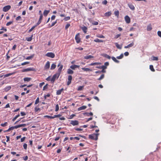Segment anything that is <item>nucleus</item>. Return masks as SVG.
Here are the masks:
<instances>
[{
  "label": "nucleus",
  "instance_id": "obj_1",
  "mask_svg": "<svg viewBox=\"0 0 161 161\" xmlns=\"http://www.w3.org/2000/svg\"><path fill=\"white\" fill-rule=\"evenodd\" d=\"M98 134H94L90 135L89 136V137L90 139L97 140L98 139Z\"/></svg>",
  "mask_w": 161,
  "mask_h": 161
},
{
  "label": "nucleus",
  "instance_id": "obj_2",
  "mask_svg": "<svg viewBox=\"0 0 161 161\" xmlns=\"http://www.w3.org/2000/svg\"><path fill=\"white\" fill-rule=\"evenodd\" d=\"M36 69L33 68H29L27 69H23L22 70V72H27L29 71H36Z\"/></svg>",
  "mask_w": 161,
  "mask_h": 161
},
{
  "label": "nucleus",
  "instance_id": "obj_3",
  "mask_svg": "<svg viewBox=\"0 0 161 161\" xmlns=\"http://www.w3.org/2000/svg\"><path fill=\"white\" fill-rule=\"evenodd\" d=\"M75 39L77 43H79L80 42V33H77L75 36Z\"/></svg>",
  "mask_w": 161,
  "mask_h": 161
},
{
  "label": "nucleus",
  "instance_id": "obj_4",
  "mask_svg": "<svg viewBox=\"0 0 161 161\" xmlns=\"http://www.w3.org/2000/svg\"><path fill=\"white\" fill-rule=\"evenodd\" d=\"M45 56L49 58H53L55 56L54 54L52 52H49L46 54Z\"/></svg>",
  "mask_w": 161,
  "mask_h": 161
},
{
  "label": "nucleus",
  "instance_id": "obj_5",
  "mask_svg": "<svg viewBox=\"0 0 161 161\" xmlns=\"http://www.w3.org/2000/svg\"><path fill=\"white\" fill-rule=\"evenodd\" d=\"M59 74H57V73L54 74L52 77L51 79V81L53 82L56 78H58L59 77L60 75Z\"/></svg>",
  "mask_w": 161,
  "mask_h": 161
},
{
  "label": "nucleus",
  "instance_id": "obj_6",
  "mask_svg": "<svg viewBox=\"0 0 161 161\" xmlns=\"http://www.w3.org/2000/svg\"><path fill=\"white\" fill-rule=\"evenodd\" d=\"M11 8V6L10 5H7L3 7V10L4 12H7Z\"/></svg>",
  "mask_w": 161,
  "mask_h": 161
},
{
  "label": "nucleus",
  "instance_id": "obj_7",
  "mask_svg": "<svg viewBox=\"0 0 161 161\" xmlns=\"http://www.w3.org/2000/svg\"><path fill=\"white\" fill-rule=\"evenodd\" d=\"M70 123L73 125L75 126L79 124V122L77 120H71Z\"/></svg>",
  "mask_w": 161,
  "mask_h": 161
},
{
  "label": "nucleus",
  "instance_id": "obj_8",
  "mask_svg": "<svg viewBox=\"0 0 161 161\" xmlns=\"http://www.w3.org/2000/svg\"><path fill=\"white\" fill-rule=\"evenodd\" d=\"M68 81H67V85L68 86V85H69L71 83V80H72V76L71 75H69L68 76Z\"/></svg>",
  "mask_w": 161,
  "mask_h": 161
},
{
  "label": "nucleus",
  "instance_id": "obj_9",
  "mask_svg": "<svg viewBox=\"0 0 161 161\" xmlns=\"http://www.w3.org/2000/svg\"><path fill=\"white\" fill-rule=\"evenodd\" d=\"M125 19L127 23L129 24L130 23V19L128 16L126 15L125 17Z\"/></svg>",
  "mask_w": 161,
  "mask_h": 161
},
{
  "label": "nucleus",
  "instance_id": "obj_10",
  "mask_svg": "<svg viewBox=\"0 0 161 161\" xmlns=\"http://www.w3.org/2000/svg\"><path fill=\"white\" fill-rule=\"evenodd\" d=\"M50 62L49 61H48L46 63L44 66V69H49L50 68Z\"/></svg>",
  "mask_w": 161,
  "mask_h": 161
},
{
  "label": "nucleus",
  "instance_id": "obj_11",
  "mask_svg": "<svg viewBox=\"0 0 161 161\" xmlns=\"http://www.w3.org/2000/svg\"><path fill=\"white\" fill-rule=\"evenodd\" d=\"M26 126V124H20L19 125H15L14 126V129H17L18 128L21 127H25Z\"/></svg>",
  "mask_w": 161,
  "mask_h": 161
},
{
  "label": "nucleus",
  "instance_id": "obj_12",
  "mask_svg": "<svg viewBox=\"0 0 161 161\" xmlns=\"http://www.w3.org/2000/svg\"><path fill=\"white\" fill-rule=\"evenodd\" d=\"M63 68V65H61L60 66L59 68L58 69V73H57V74H59V75H60L61 71L62 69Z\"/></svg>",
  "mask_w": 161,
  "mask_h": 161
},
{
  "label": "nucleus",
  "instance_id": "obj_13",
  "mask_svg": "<svg viewBox=\"0 0 161 161\" xmlns=\"http://www.w3.org/2000/svg\"><path fill=\"white\" fill-rule=\"evenodd\" d=\"M101 64V63L99 62L92 63L89 64V66H93L95 65H98Z\"/></svg>",
  "mask_w": 161,
  "mask_h": 161
},
{
  "label": "nucleus",
  "instance_id": "obj_14",
  "mask_svg": "<svg viewBox=\"0 0 161 161\" xmlns=\"http://www.w3.org/2000/svg\"><path fill=\"white\" fill-rule=\"evenodd\" d=\"M94 56L91 55L86 56L84 57V58L85 59H89L90 58H94Z\"/></svg>",
  "mask_w": 161,
  "mask_h": 161
},
{
  "label": "nucleus",
  "instance_id": "obj_15",
  "mask_svg": "<svg viewBox=\"0 0 161 161\" xmlns=\"http://www.w3.org/2000/svg\"><path fill=\"white\" fill-rule=\"evenodd\" d=\"M79 67L80 66L79 65H72L70 66V68L73 69H75L76 68H79Z\"/></svg>",
  "mask_w": 161,
  "mask_h": 161
},
{
  "label": "nucleus",
  "instance_id": "obj_16",
  "mask_svg": "<svg viewBox=\"0 0 161 161\" xmlns=\"http://www.w3.org/2000/svg\"><path fill=\"white\" fill-rule=\"evenodd\" d=\"M87 108V107L86 106H81L78 108V111H80L82 110H84L86 109Z\"/></svg>",
  "mask_w": 161,
  "mask_h": 161
},
{
  "label": "nucleus",
  "instance_id": "obj_17",
  "mask_svg": "<svg viewBox=\"0 0 161 161\" xmlns=\"http://www.w3.org/2000/svg\"><path fill=\"white\" fill-rule=\"evenodd\" d=\"M152 29V25L151 24H149L147 25V31H151Z\"/></svg>",
  "mask_w": 161,
  "mask_h": 161
},
{
  "label": "nucleus",
  "instance_id": "obj_18",
  "mask_svg": "<svg viewBox=\"0 0 161 161\" xmlns=\"http://www.w3.org/2000/svg\"><path fill=\"white\" fill-rule=\"evenodd\" d=\"M96 68L97 69H105L107 68V67L104 65H103L101 66H96Z\"/></svg>",
  "mask_w": 161,
  "mask_h": 161
},
{
  "label": "nucleus",
  "instance_id": "obj_19",
  "mask_svg": "<svg viewBox=\"0 0 161 161\" xmlns=\"http://www.w3.org/2000/svg\"><path fill=\"white\" fill-rule=\"evenodd\" d=\"M134 44V42H132V43L128 45L127 46H125L124 48H129L130 47H132L133 46Z\"/></svg>",
  "mask_w": 161,
  "mask_h": 161
},
{
  "label": "nucleus",
  "instance_id": "obj_20",
  "mask_svg": "<svg viewBox=\"0 0 161 161\" xmlns=\"http://www.w3.org/2000/svg\"><path fill=\"white\" fill-rule=\"evenodd\" d=\"M128 6L132 10H134L135 9V7L132 4H128Z\"/></svg>",
  "mask_w": 161,
  "mask_h": 161
},
{
  "label": "nucleus",
  "instance_id": "obj_21",
  "mask_svg": "<svg viewBox=\"0 0 161 161\" xmlns=\"http://www.w3.org/2000/svg\"><path fill=\"white\" fill-rule=\"evenodd\" d=\"M64 90V89L63 88L60 90H58L56 92V94L57 95H59L61 94L62 92Z\"/></svg>",
  "mask_w": 161,
  "mask_h": 161
},
{
  "label": "nucleus",
  "instance_id": "obj_22",
  "mask_svg": "<svg viewBox=\"0 0 161 161\" xmlns=\"http://www.w3.org/2000/svg\"><path fill=\"white\" fill-rule=\"evenodd\" d=\"M33 35H32L31 36L28 37H26V40L28 42H31L32 40Z\"/></svg>",
  "mask_w": 161,
  "mask_h": 161
},
{
  "label": "nucleus",
  "instance_id": "obj_23",
  "mask_svg": "<svg viewBox=\"0 0 161 161\" xmlns=\"http://www.w3.org/2000/svg\"><path fill=\"white\" fill-rule=\"evenodd\" d=\"M82 69L84 71H92V70L88 68H82Z\"/></svg>",
  "mask_w": 161,
  "mask_h": 161
},
{
  "label": "nucleus",
  "instance_id": "obj_24",
  "mask_svg": "<svg viewBox=\"0 0 161 161\" xmlns=\"http://www.w3.org/2000/svg\"><path fill=\"white\" fill-rule=\"evenodd\" d=\"M31 80V78L29 77H25L24 79V80L25 82H29Z\"/></svg>",
  "mask_w": 161,
  "mask_h": 161
},
{
  "label": "nucleus",
  "instance_id": "obj_25",
  "mask_svg": "<svg viewBox=\"0 0 161 161\" xmlns=\"http://www.w3.org/2000/svg\"><path fill=\"white\" fill-rule=\"evenodd\" d=\"M67 72L69 74H72L74 73L73 71L70 69H68Z\"/></svg>",
  "mask_w": 161,
  "mask_h": 161
},
{
  "label": "nucleus",
  "instance_id": "obj_26",
  "mask_svg": "<svg viewBox=\"0 0 161 161\" xmlns=\"http://www.w3.org/2000/svg\"><path fill=\"white\" fill-rule=\"evenodd\" d=\"M50 11L49 10H45L43 12V15L44 16H47L49 13Z\"/></svg>",
  "mask_w": 161,
  "mask_h": 161
},
{
  "label": "nucleus",
  "instance_id": "obj_27",
  "mask_svg": "<svg viewBox=\"0 0 161 161\" xmlns=\"http://www.w3.org/2000/svg\"><path fill=\"white\" fill-rule=\"evenodd\" d=\"M112 14L111 11H109L106 12L105 14V16H106L109 17Z\"/></svg>",
  "mask_w": 161,
  "mask_h": 161
},
{
  "label": "nucleus",
  "instance_id": "obj_28",
  "mask_svg": "<svg viewBox=\"0 0 161 161\" xmlns=\"http://www.w3.org/2000/svg\"><path fill=\"white\" fill-rule=\"evenodd\" d=\"M103 56L108 59H110L111 58V57L106 54H103Z\"/></svg>",
  "mask_w": 161,
  "mask_h": 161
},
{
  "label": "nucleus",
  "instance_id": "obj_29",
  "mask_svg": "<svg viewBox=\"0 0 161 161\" xmlns=\"http://www.w3.org/2000/svg\"><path fill=\"white\" fill-rule=\"evenodd\" d=\"M111 58L114 61V62H115L116 63H119V61L118 60H117L115 57H111Z\"/></svg>",
  "mask_w": 161,
  "mask_h": 161
},
{
  "label": "nucleus",
  "instance_id": "obj_30",
  "mask_svg": "<svg viewBox=\"0 0 161 161\" xmlns=\"http://www.w3.org/2000/svg\"><path fill=\"white\" fill-rule=\"evenodd\" d=\"M115 44L116 47L119 49H121L122 48V46H120L118 43L116 42L115 43Z\"/></svg>",
  "mask_w": 161,
  "mask_h": 161
},
{
  "label": "nucleus",
  "instance_id": "obj_31",
  "mask_svg": "<svg viewBox=\"0 0 161 161\" xmlns=\"http://www.w3.org/2000/svg\"><path fill=\"white\" fill-rule=\"evenodd\" d=\"M82 30L83 32L86 33L87 32V28L86 26H84L82 28Z\"/></svg>",
  "mask_w": 161,
  "mask_h": 161
},
{
  "label": "nucleus",
  "instance_id": "obj_32",
  "mask_svg": "<svg viewBox=\"0 0 161 161\" xmlns=\"http://www.w3.org/2000/svg\"><path fill=\"white\" fill-rule=\"evenodd\" d=\"M94 41L97 42H103V41L101 40H99V39L98 38H96L94 40Z\"/></svg>",
  "mask_w": 161,
  "mask_h": 161
},
{
  "label": "nucleus",
  "instance_id": "obj_33",
  "mask_svg": "<svg viewBox=\"0 0 161 161\" xmlns=\"http://www.w3.org/2000/svg\"><path fill=\"white\" fill-rule=\"evenodd\" d=\"M56 67V64H52L51 67V70L54 69H55V68Z\"/></svg>",
  "mask_w": 161,
  "mask_h": 161
},
{
  "label": "nucleus",
  "instance_id": "obj_34",
  "mask_svg": "<svg viewBox=\"0 0 161 161\" xmlns=\"http://www.w3.org/2000/svg\"><path fill=\"white\" fill-rule=\"evenodd\" d=\"M114 14L117 17H118L119 14V12L118 10L115 11L114 13Z\"/></svg>",
  "mask_w": 161,
  "mask_h": 161
},
{
  "label": "nucleus",
  "instance_id": "obj_35",
  "mask_svg": "<svg viewBox=\"0 0 161 161\" xmlns=\"http://www.w3.org/2000/svg\"><path fill=\"white\" fill-rule=\"evenodd\" d=\"M41 110V109L39 108H37V107H36L35 108V112H37L38 111H40Z\"/></svg>",
  "mask_w": 161,
  "mask_h": 161
},
{
  "label": "nucleus",
  "instance_id": "obj_36",
  "mask_svg": "<svg viewBox=\"0 0 161 161\" xmlns=\"http://www.w3.org/2000/svg\"><path fill=\"white\" fill-rule=\"evenodd\" d=\"M20 116L19 114H18L16 115L12 120V121H14L16 119Z\"/></svg>",
  "mask_w": 161,
  "mask_h": 161
},
{
  "label": "nucleus",
  "instance_id": "obj_37",
  "mask_svg": "<svg viewBox=\"0 0 161 161\" xmlns=\"http://www.w3.org/2000/svg\"><path fill=\"white\" fill-rule=\"evenodd\" d=\"M124 57V55H123V53H122L121 54H120V55L119 56H117L116 58L118 59H122Z\"/></svg>",
  "mask_w": 161,
  "mask_h": 161
},
{
  "label": "nucleus",
  "instance_id": "obj_38",
  "mask_svg": "<svg viewBox=\"0 0 161 161\" xmlns=\"http://www.w3.org/2000/svg\"><path fill=\"white\" fill-rule=\"evenodd\" d=\"M57 23V21L56 20L55 21L53 22L52 24L51 25L49 26V27L50 28L53 27V26H54L55 25V24Z\"/></svg>",
  "mask_w": 161,
  "mask_h": 161
},
{
  "label": "nucleus",
  "instance_id": "obj_39",
  "mask_svg": "<svg viewBox=\"0 0 161 161\" xmlns=\"http://www.w3.org/2000/svg\"><path fill=\"white\" fill-rule=\"evenodd\" d=\"M84 114H86L87 115V116H89V115H90L91 116H92L93 115V113L91 112H90V113H85Z\"/></svg>",
  "mask_w": 161,
  "mask_h": 161
},
{
  "label": "nucleus",
  "instance_id": "obj_40",
  "mask_svg": "<svg viewBox=\"0 0 161 161\" xmlns=\"http://www.w3.org/2000/svg\"><path fill=\"white\" fill-rule=\"evenodd\" d=\"M150 70L153 72H154L155 71L153 65H150Z\"/></svg>",
  "mask_w": 161,
  "mask_h": 161
},
{
  "label": "nucleus",
  "instance_id": "obj_41",
  "mask_svg": "<svg viewBox=\"0 0 161 161\" xmlns=\"http://www.w3.org/2000/svg\"><path fill=\"white\" fill-rule=\"evenodd\" d=\"M104 77V74L102 75L98 79V80H101L103 79Z\"/></svg>",
  "mask_w": 161,
  "mask_h": 161
},
{
  "label": "nucleus",
  "instance_id": "obj_42",
  "mask_svg": "<svg viewBox=\"0 0 161 161\" xmlns=\"http://www.w3.org/2000/svg\"><path fill=\"white\" fill-rule=\"evenodd\" d=\"M8 123L7 122H5L4 123L1 124V125L2 127H5L7 125Z\"/></svg>",
  "mask_w": 161,
  "mask_h": 161
},
{
  "label": "nucleus",
  "instance_id": "obj_43",
  "mask_svg": "<svg viewBox=\"0 0 161 161\" xmlns=\"http://www.w3.org/2000/svg\"><path fill=\"white\" fill-rule=\"evenodd\" d=\"M39 102V98L38 97L36 100V101L35 102V104H37Z\"/></svg>",
  "mask_w": 161,
  "mask_h": 161
},
{
  "label": "nucleus",
  "instance_id": "obj_44",
  "mask_svg": "<svg viewBox=\"0 0 161 161\" xmlns=\"http://www.w3.org/2000/svg\"><path fill=\"white\" fill-rule=\"evenodd\" d=\"M34 57L33 55H31V56H28L26 58V59L27 60L31 59L32 58Z\"/></svg>",
  "mask_w": 161,
  "mask_h": 161
},
{
  "label": "nucleus",
  "instance_id": "obj_45",
  "mask_svg": "<svg viewBox=\"0 0 161 161\" xmlns=\"http://www.w3.org/2000/svg\"><path fill=\"white\" fill-rule=\"evenodd\" d=\"M59 110V106L58 104L56 105L55 106V111L56 112L58 111Z\"/></svg>",
  "mask_w": 161,
  "mask_h": 161
},
{
  "label": "nucleus",
  "instance_id": "obj_46",
  "mask_svg": "<svg viewBox=\"0 0 161 161\" xmlns=\"http://www.w3.org/2000/svg\"><path fill=\"white\" fill-rule=\"evenodd\" d=\"M70 19V17L69 16L66 17H65L64 19V20L65 21H67Z\"/></svg>",
  "mask_w": 161,
  "mask_h": 161
},
{
  "label": "nucleus",
  "instance_id": "obj_47",
  "mask_svg": "<svg viewBox=\"0 0 161 161\" xmlns=\"http://www.w3.org/2000/svg\"><path fill=\"white\" fill-rule=\"evenodd\" d=\"M13 23V21H10L9 22H8L6 24V25L7 26H9V25H11V24H12Z\"/></svg>",
  "mask_w": 161,
  "mask_h": 161
},
{
  "label": "nucleus",
  "instance_id": "obj_48",
  "mask_svg": "<svg viewBox=\"0 0 161 161\" xmlns=\"http://www.w3.org/2000/svg\"><path fill=\"white\" fill-rule=\"evenodd\" d=\"M83 88V86H79L78 87L77 90L78 91H81V90H82Z\"/></svg>",
  "mask_w": 161,
  "mask_h": 161
},
{
  "label": "nucleus",
  "instance_id": "obj_49",
  "mask_svg": "<svg viewBox=\"0 0 161 161\" xmlns=\"http://www.w3.org/2000/svg\"><path fill=\"white\" fill-rule=\"evenodd\" d=\"M92 24L93 25H98V23L97 21H94L92 23Z\"/></svg>",
  "mask_w": 161,
  "mask_h": 161
},
{
  "label": "nucleus",
  "instance_id": "obj_50",
  "mask_svg": "<svg viewBox=\"0 0 161 161\" xmlns=\"http://www.w3.org/2000/svg\"><path fill=\"white\" fill-rule=\"evenodd\" d=\"M36 27L35 26H33L31 29L29 30L28 32H31Z\"/></svg>",
  "mask_w": 161,
  "mask_h": 161
},
{
  "label": "nucleus",
  "instance_id": "obj_51",
  "mask_svg": "<svg viewBox=\"0 0 161 161\" xmlns=\"http://www.w3.org/2000/svg\"><path fill=\"white\" fill-rule=\"evenodd\" d=\"M97 37H99V38H105V37L104 36H103V35H97Z\"/></svg>",
  "mask_w": 161,
  "mask_h": 161
},
{
  "label": "nucleus",
  "instance_id": "obj_52",
  "mask_svg": "<svg viewBox=\"0 0 161 161\" xmlns=\"http://www.w3.org/2000/svg\"><path fill=\"white\" fill-rule=\"evenodd\" d=\"M21 18L20 16H18L16 17V21H18L20 20H21Z\"/></svg>",
  "mask_w": 161,
  "mask_h": 161
},
{
  "label": "nucleus",
  "instance_id": "obj_53",
  "mask_svg": "<svg viewBox=\"0 0 161 161\" xmlns=\"http://www.w3.org/2000/svg\"><path fill=\"white\" fill-rule=\"evenodd\" d=\"M44 117H46L47 118H49V119H53V116L49 115H45L44 116Z\"/></svg>",
  "mask_w": 161,
  "mask_h": 161
},
{
  "label": "nucleus",
  "instance_id": "obj_54",
  "mask_svg": "<svg viewBox=\"0 0 161 161\" xmlns=\"http://www.w3.org/2000/svg\"><path fill=\"white\" fill-rule=\"evenodd\" d=\"M107 1L106 0H104L102 2V3L103 4L106 5L107 4Z\"/></svg>",
  "mask_w": 161,
  "mask_h": 161
},
{
  "label": "nucleus",
  "instance_id": "obj_55",
  "mask_svg": "<svg viewBox=\"0 0 161 161\" xmlns=\"http://www.w3.org/2000/svg\"><path fill=\"white\" fill-rule=\"evenodd\" d=\"M70 26V24H67L65 26V29L66 30Z\"/></svg>",
  "mask_w": 161,
  "mask_h": 161
},
{
  "label": "nucleus",
  "instance_id": "obj_56",
  "mask_svg": "<svg viewBox=\"0 0 161 161\" xmlns=\"http://www.w3.org/2000/svg\"><path fill=\"white\" fill-rule=\"evenodd\" d=\"M121 36V34H117L115 36V37H114V38L115 39H117L119 37V36Z\"/></svg>",
  "mask_w": 161,
  "mask_h": 161
},
{
  "label": "nucleus",
  "instance_id": "obj_57",
  "mask_svg": "<svg viewBox=\"0 0 161 161\" xmlns=\"http://www.w3.org/2000/svg\"><path fill=\"white\" fill-rule=\"evenodd\" d=\"M157 34L158 36L161 38V31H158Z\"/></svg>",
  "mask_w": 161,
  "mask_h": 161
},
{
  "label": "nucleus",
  "instance_id": "obj_58",
  "mask_svg": "<svg viewBox=\"0 0 161 161\" xmlns=\"http://www.w3.org/2000/svg\"><path fill=\"white\" fill-rule=\"evenodd\" d=\"M48 84H47L43 87V90H44L47 88Z\"/></svg>",
  "mask_w": 161,
  "mask_h": 161
},
{
  "label": "nucleus",
  "instance_id": "obj_59",
  "mask_svg": "<svg viewBox=\"0 0 161 161\" xmlns=\"http://www.w3.org/2000/svg\"><path fill=\"white\" fill-rule=\"evenodd\" d=\"M12 75V73H9L8 74H7L6 75H4V77H8Z\"/></svg>",
  "mask_w": 161,
  "mask_h": 161
},
{
  "label": "nucleus",
  "instance_id": "obj_60",
  "mask_svg": "<svg viewBox=\"0 0 161 161\" xmlns=\"http://www.w3.org/2000/svg\"><path fill=\"white\" fill-rule=\"evenodd\" d=\"M23 147L24 149H26L27 147V144L26 143H24L23 145Z\"/></svg>",
  "mask_w": 161,
  "mask_h": 161
},
{
  "label": "nucleus",
  "instance_id": "obj_61",
  "mask_svg": "<svg viewBox=\"0 0 161 161\" xmlns=\"http://www.w3.org/2000/svg\"><path fill=\"white\" fill-rule=\"evenodd\" d=\"M50 96V94H47V95H44V98L46 99L47 97H49Z\"/></svg>",
  "mask_w": 161,
  "mask_h": 161
},
{
  "label": "nucleus",
  "instance_id": "obj_62",
  "mask_svg": "<svg viewBox=\"0 0 161 161\" xmlns=\"http://www.w3.org/2000/svg\"><path fill=\"white\" fill-rule=\"evenodd\" d=\"M29 63V62H25L24 63H22L21 65H25L26 64H28Z\"/></svg>",
  "mask_w": 161,
  "mask_h": 161
},
{
  "label": "nucleus",
  "instance_id": "obj_63",
  "mask_svg": "<svg viewBox=\"0 0 161 161\" xmlns=\"http://www.w3.org/2000/svg\"><path fill=\"white\" fill-rule=\"evenodd\" d=\"M23 159L24 160H27L28 159V157L27 156H26L23 157Z\"/></svg>",
  "mask_w": 161,
  "mask_h": 161
},
{
  "label": "nucleus",
  "instance_id": "obj_64",
  "mask_svg": "<svg viewBox=\"0 0 161 161\" xmlns=\"http://www.w3.org/2000/svg\"><path fill=\"white\" fill-rule=\"evenodd\" d=\"M87 7L90 9H92V5H91L90 4H88Z\"/></svg>",
  "mask_w": 161,
  "mask_h": 161
}]
</instances>
